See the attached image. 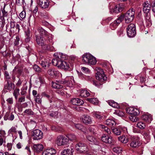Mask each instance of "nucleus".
<instances>
[{
	"label": "nucleus",
	"mask_w": 155,
	"mask_h": 155,
	"mask_svg": "<svg viewBox=\"0 0 155 155\" xmlns=\"http://www.w3.org/2000/svg\"><path fill=\"white\" fill-rule=\"evenodd\" d=\"M82 58V61L85 64L94 65L96 63L97 61L95 58L91 54H84Z\"/></svg>",
	"instance_id": "nucleus-1"
},
{
	"label": "nucleus",
	"mask_w": 155,
	"mask_h": 155,
	"mask_svg": "<svg viewBox=\"0 0 155 155\" xmlns=\"http://www.w3.org/2000/svg\"><path fill=\"white\" fill-rule=\"evenodd\" d=\"M75 148L78 153H85L88 151V149L86 144L81 142L77 144Z\"/></svg>",
	"instance_id": "nucleus-2"
},
{
	"label": "nucleus",
	"mask_w": 155,
	"mask_h": 155,
	"mask_svg": "<svg viewBox=\"0 0 155 155\" xmlns=\"http://www.w3.org/2000/svg\"><path fill=\"white\" fill-rule=\"evenodd\" d=\"M96 70L97 71L96 75V79L101 82H103L106 81L107 77L104 74L103 70L98 68H96Z\"/></svg>",
	"instance_id": "nucleus-3"
},
{
	"label": "nucleus",
	"mask_w": 155,
	"mask_h": 155,
	"mask_svg": "<svg viewBox=\"0 0 155 155\" xmlns=\"http://www.w3.org/2000/svg\"><path fill=\"white\" fill-rule=\"evenodd\" d=\"M134 14L135 12L133 9H131L127 11L125 15H122L124 16L125 22L128 23L133 20Z\"/></svg>",
	"instance_id": "nucleus-4"
},
{
	"label": "nucleus",
	"mask_w": 155,
	"mask_h": 155,
	"mask_svg": "<svg viewBox=\"0 0 155 155\" xmlns=\"http://www.w3.org/2000/svg\"><path fill=\"white\" fill-rule=\"evenodd\" d=\"M123 6L121 4L115 5L114 4H110L109 9L111 13L120 12L124 9Z\"/></svg>",
	"instance_id": "nucleus-5"
},
{
	"label": "nucleus",
	"mask_w": 155,
	"mask_h": 155,
	"mask_svg": "<svg viewBox=\"0 0 155 155\" xmlns=\"http://www.w3.org/2000/svg\"><path fill=\"white\" fill-rule=\"evenodd\" d=\"M128 36L129 37H133L136 34V27L134 24H129L126 28Z\"/></svg>",
	"instance_id": "nucleus-6"
},
{
	"label": "nucleus",
	"mask_w": 155,
	"mask_h": 155,
	"mask_svg": "<svg viewBox=\"0 0 155 155\" xmlns=\"http://www.w3.org/2000/svg\"><path fill=\"white\" fill-rule=\"evenodd\" d=\"M10 7L9 6H7L5 4L2 9L0 10V17L1 19L3 21H5V18H7L8 11L10 9Z\"/></svg>",
	"instance_id": "nucleus-7"
},
{
	"label": "nucleus",
	"mask_w": 155,
	"mask_h": 155,
	"mask_svg": "<svg viewBox=\"0 0 155 155\" xmlns=\"http://www.w3.org/2000/svg\"><path fill=\"white\" fill-rule=\"evenodd\" d=\"M56 143L58 146L67 145L68 143V139L63 135L58 136Z\"/></svg>",
	"instance_id": "nucleus-8"
},
{
	"label": "nucleus",
	"mask_w": 155,
	"mask_h": 155,
	"mask_svg": "<svg viewBox=\"0 0 155 155\" xmlns=\"http://www.w3.org/2000/svg\"><path fill=\"white\" fill-rule=\"evenodd\" d=\"M124 18V16L123 15H121L119 16L116 20L110 24V26L111 29L114 30L122 21Z\"/></svg>",
	"instance_id": "nucleus-9"
},
{
	"label": "nucleus",
	"mask_w": 155,
	"mask_h": 155,
	"mask_svg": "<svg viewBox=\"0 0 155 155\" xmlns=\"http://www.w3.org/2000/svg\"><path fill=\"white\" fill-rule=\"evenodd\" d=\"M112 130V132L116 136L120 135L122 132H123L124 133H126L127 130V128L120 127L113 128Z\"/></svg>",
	"instance_id": "nucleus-10"
},
{
	"label": "nucleus",
	"mask_w": 155,
	"mask_h": 155,
	"mask_svg": "<svg viewBox=\"0 0 155 155\" xmlns=\"http://www.w3.org/2000/svg\"><path fill=\"white\" fill-rule=\"evenodd\" d=\"M32 136L34 140H40L43 137V133L41 130L39 129H36L33 130Z\"/></svg>",
	"instance_id": "nucleus-11"
},
{
	"label": "nucleus",
	"mask_w": 155,
	"mask_h": 155,
	"mask_svg": "<svg viewBox=\"0 0 155 155\" xmlns=\"http://www.w3.org/2000/svg\"><path fill=\"white\" fill-rule=\"evenodd\" d=\"M70 65V64L68 62L60 60L57 67L61 69H63L67 70L69 68Z\"/></svg>",
	"instance_id": "nucleus-12"
},
{
	"label": "nucleus",
	"mask_w": 155,
	"mask_h": 155,
	"mask_svg": "<svg viewBox=\"0 0 155 155\" xmlns=\"http://www.w3.org/2000/svg\"><path fill=\"white\" fill-rule=\"evenodd\" d=\"M36 40L37 44L39 45H41L43 49H45L47 48V45L45 42L44 41L43 39L41 37L39 36L38 35H36Z\"/></svg>",
	"instance_id": "nucleus-13"
},
{
	"label": "nucleus",
	"mask_w": 155,
	"mask_h": 155,
	"mask_svg": "<svg viewBox=\"0 0 155 155\" xmlns=\"http://www.w3.org/2000/svg\"><path fill=\"white\" fill-rule=\"evenodd\" d=\"M141 118L143 120L148 124L150 123L152 120L151 115L147 113L143 115Z\"/></svg>",
	"instance_id": "nucleus-14"
},
{
	"label": "nucleus",
	"mask_w": 155,
	"mask_h": 155,
	"mask_svg": "<svg viewBox=\"0 0 155 155\" xmlns=\"http://www.w3.org/2000/svg\"><path fill=\"white\" fill-rule=\"evenodd\" d=\"M143 11L144 13L149 12L151 8V5L149 2H145L143 4Z\"/></svg>",
	"instance_id": "nucleus-15"
},
{
	"label": "nucleus",
	"mask_w": 155,
	"mask_h": 155,
	"mask_svg": "<svg viewBox=\"0 0 155 155\" xmlns=\"http://www.w3.org/2000/svg\"><path fill=\"white\" fill-rule=\"evenodd\" d=\"M38 5L41 8H47L48 7V0H39Z\"/></svg>",
	"instance_id": "nucleus-16"
},
{
	"label": "nucleus",
	"mask_w": 155,
	"mask_h": 155,
	"mask_svg": "<svg viewBox=\"0 0 155 155\" xmlns=\"http://www.w3.org/2000/svg\"><path fill=\"white\" fill-rule=\"evenodd\" d=\"M81 120L82 122L86 124H91V118L88 115H83L81 117Z\"/></svg>",
	"instance_id": "nucleus-17"
},
{
	"label": "nucleus",
	"mask_w": 155,
	"mask_h": 155,
	"mask_svg": "<svg viewBox=\"0 0 155 155\" xmlns=\"http://www.w3.org/2000/svg\"><path fill=\"white\" fill-rule=\"evenodd\" d=\"M101 140L104 142L110 143H111L113 140L112 137L105 134H104L101 137Z\"/></svg>",
	"instance_id": "nucleus-18"
},
{
	"label": "nucleus",
	"mask_w": 155,
	"mask_h": 155,
	"mask_svg": "<svg viewBox=\"0 0 155 155\" xmlns=\"http://www.w3.org/2000/svg\"><path fill=\"white\" fill-rule=\"evenodd\" d=\"M140 139L138 138H135L133 139L130 143V146L132 147H139L140 145Z\"/></svg>",
	"instance_id": "nucleus-19"
},
{
	"label": "nucleus",
	"mask_w": 155,
	"mask_h": 155,
	"mask_svg": "<svg viewBox=\"0 0 155 155\" xmlns=\"http://www.w3.org/2000/svg\"><path fill=\"white\" fill-rule=\"evenodd\" d=\"M71 103L74 105H81L84 103V101L78 98H74L72 99L70 101Z\"/></svg>",
	"instance_id": "nucleus-20"
},
{
	"label": "nucleus",
	"mask_w": 155,
	"mask_h": 155,
	"mask_svg": "<svg viewBox=\"0 0 155 155\" xmlns=\"http://www.w3.org/2000/svg\"><path fill=\"white\" fill-rule=\"evenodd\" d=\"M63 83L64 84H66L68 87H72L74 83L73 78L71 77L66 78Z\"/></svg>",
	"instance_id": "nucleus-21"
},
{
	"label": "nucleus",
	"mask_w": 155,
	"mask_h": 155,
	"mask_svg": "<svg viewBox=\"0 0 155 155\" xmlns=\"http://www.w3.org/2000/svg\"><path fill=\"white\" fill-rule=\"evenodd\" d=\"M6 134L4 130H0V146L2 145L4 142H5Z\"/></svg>",
	"instance_id": "nucleus-22"
},
{
	"label": "nucleus",
	"mask_w": 155,
	"mask_h": 155,
	"mask_svg": "<svg viewBox=\"0 0 155 155\" xmlns=\"http://www.w3.org/2000/svg\"><path fill=\"white\" fill-rule=\"evenodd\" d=\"M54 55V57H57L60 60H64L67 58V56L62 53H55Z\"/></svg>",
	"instance_id": "nucleus-23"
},
{
	"label": "nucleus",
	"mask_w": 155,
	"mask_h": 155,
	"mask_svg": "<svg viewBox=\"0 0 155 155\" xmlns=\"http://www.w3.org/2000/svg\"><path fill=\"white\" fill-rule=\"evenodd\" d=\"M61 74L58 71H55L54 69L49 70V75L52 77L59 76Z\"/></svg>",
	"instance_id": "nucleus-24"
},
{
	"label": "nucleus",
	"mask_w": 155,
	"mask_h": 155,
	"mask_svg": "<svg viewBox=\"0 0 155 155\" xmlns=\"http://www.w3.org/2000/svg\"><path fill=\"white\" fill-rule=\"evenodd\" d=\"M118 140L122 143H126L128 141V138L125 135H122L118 137Z\"/></svg>",
	"instance_id": "nucleus-25"
},
{
	"label": "nucleus",
	"mask_w": 155,
	"mask_h": 155,
	"mask_svg": "<svg viewBox=\"0 0 155 155\" xmlns=\"http://www.w3.org/2000/svg\"><path fill=\"white\" fill-rule=\"evenodd\" d=\"M74 150L73 149L71 150L67 149L63 150L61 153V155H73Z\"/></svg>",
	"instance_id": "nucleus-26"
},
{
	"label": "nucleus",
	"mask_w": 155,
	"mask_h": 155,
	"mask_svg": "<svg viewBox=\"0 0 155 155\" xmlns=\"http://www.w3.org/2000/svg\"><path fill=\"white\" fill-rule=\"evenodd\" d=\"M66 137L69 140L71 141H76L77 140V137L76 135L72 134H68L66 135Z\"/></svg>",
	"instance_id": "nucleus-27"
},
{
	"label": "nucleus",
	"mask_w": 155,
	"mask_h": 155,
	"mask_svg": "<svg viewBox=\"0 0 155 155\" xmlns=\"http://www.w3.org/2000/svg\"><path fill=\"white\" fill-rule=\"evenodd\" d=\"M105 124L107 125L114 127L116 125V122L112 119H107L105 122Z\"/></svg>",
	"instance_id": "nucleus-28"
},
{
	"label": "nucleus",
	"mask_w": 155,
	"mask_h": 155,
	"mask_svg": "<svg viewBox=\"0 0 155 155\" xmlns=\"http://www.w3.org/2000/svg\"><path fill=\"white\" fill-rule=\"evenodd\" d=\"M33 149L35 151L39 152L42 150L43 146L41 144H35L33 146Z\"/></svg>",
	"instance_id": "nucleus-29"
},
{
	"label": "nucleus",
	"mask_w": 155,
	"mask_h": 155,
	"mask_svg": "<svg viewBox=\"0 0 155 155\" xmlns=\"http://www.w3.org/2000/svg\"><path fill=\"white\" fill-rule=\"evenodd\" d=\"M98 127L100 129H101V130L104 131L108 134H111V132L110 130L107 127L101 124H99Z\"/></svg>",
	"instance_id": "nucleus-30"
},
{
	"label": "nucleus",
	"mask_w": 155,
	"mask_h": 155,
	"mask_svg": "<svg viewBox=\"0 0 155 155\" xmlns=\"http://www.w3.org/2000/svg\"><path fill=\"white\" fill-rule=\"evenodd\" d=\"M12 83L8 81H7V83L4 86V88L5 90L8 91H10L12 89Z\"/></svg>",
	"instance_id": "nucleus-31"
},
{
	"label": "nucleus",
	"mask_w": 155,
	"mask_h": 155,
	"mask_svg": "<svg viewBox=\"0 0 155 155\" xmlns=\"http://www.w3.org/2000/svg\"><path fill=\"white\" fill-rule=\"evenodd\" d=\"M144 17L146 22H148L149 25H151V20L150 19V15L149 12L145 13Z\"/></svg>",
	"instance_id": "nucleus-32"
},
{
	"label": "nucleus",
	"mask_w": 155,
	"mask_h": 155,
	"mask_svg": "<svg viewBox=\"0 0 155 155\" xmlns=\"http://www.w3.org/2000/svg\"><path fill=\"white\" fill-rule=\"evenodd\" d=\"M38 31L41 36H48V32L42 28H39L38 30Z\"/></svg>",
	"instance_id": "nucleus-33"
},
{
	"label": "nucleus",
	"mask_w": 155,
	"mask_h": 155,
	"mask_svg": "<svg viewBox=\"0 0 155 155\" xmlns=\"http://www.w3.org/2000/svg\"><path fill=\"white\" fill-rule=\"evenodd\" d=\"M90 95L89 92L86 90H82L80 93V96L82 97H86Z\"/></svg>",
	"instance_id": "nucleus-34"
},
{
	"label": "nucleus",
	"mask_w": 155,
	"mask_h": 155,
	"mask_svg": "<svg viewBox=\"0 0 155 155\" xmlns=\"http://www.w3.org/2000/svg\"><path fill=\"white\" fill-rule=\"evenodd\" d=\"M51 86L53 88L57 89L62 88L63 87L62 85L57 84L56 83L53 82V81L52 82Z\"/></svg>",
	"instance_id": "nucleus-35"
},
{
	"label": "nucleus",
	"mask_w": 155,
	"mask_h": 155,
	"mask_svg": "<svg viewBox=\"0 0 155 155\" xmlns=\"http://www.w3.org/2000/svg\"><path fill=\"white\" fill-rule=\"evenodd\" d=\"M93 114L94 117L100 120L102 119L103 116L102 113L99 112H95L93 113Z\"/></svg>",
	"instance_id": "nucleus-36"
},
{
	"label": "nucleus",
	"mask_w": 155,
	"mask_h": 155,
	"mask_svg": "<svg viewBox=\"0 0 155 155\" xmlns=\"http://www.w3.org/2000/svg\"><path fill=\"white\" fill-rule=\"evenodd\" d=\"M108 104L110 106L115 108H117L119 107L118 104L113 101H109Z\"/></svg>",
	"instance_id": "nucleus-37"
},
{
	"label": "nucleus",
	"mask_w": 155,
	"mask_h": 155,
	"mask_svg": "<svg viewBox=\"0 0 155 155\" xmlns=\"http://www.w3.org/2000/svg\"><path fill=\"white\" fill-rule=\"evenodd\" d=\"M87 139L89 141L95 144L97 143V141L96 139L92 136H87Z\"/></svg>",
	"instance_id": "nucleus-38"
},
{
	"label": "nucleus",
	"mask_w": 155,
	"mask_h": 155,
	"mask_svg": "<svg viewBox=\"0 0 155 155\" xmlns=\"http://www.w3.org/2000/svg\"><path fill=\"white\" fill-rule=\"evenodd\" d=\"M142 134L144 139L147 140V142H149L150 140V137L148 134L146 132H143Z\"/></svg>",
	"instance_id": "nucleus-39"
},
{
	"label": "nucleus",
	"mask_w": 155,
	"mask_h": 155,
	"mask_svg": "<svg viewBox=\"0 0 155 155\" xmlns=\"http://www.w3.org/2000/svg\"><path fill=\"white\" fill-rule=\"evenodd\" d=\"M122 148L120 147H116L113 148V151L114 154H118L120 153L122 151Z\"/></svg>",
	"instance_id": "nucleus-40"
},
{
	"label": "nucleus",
	"mask_w": 155,
	"mask_h": 155,
	"mask_svg": "<svg viewBox=\"0 0 155 155\" xmlns=\"http://www.w3.org/2000/svg\"><path fill=\"white\" fill-rule=\"evenodd\" d=\"M87 99L90 102L94 104H97L98 103V101L97 98H87Z\"/></svg>",
	"instance_id": "nucleus-41"
},
{
	"label": "nucleus",
	"mask_w": 155,
	"mask_h": 155,
	"mask_svg": "<svg viewBox=\"0 0 155 155\" xmlns=\"http://www.w3.org/2000/svg\"><path fill=\"white\" fill-rule=\"evenodd\" d=\"M21 69L17 67H15L13 70V73L15 74H20L21 73Z\"/></svg>",
	"instance_id": "nucleus-42"
},
{
	"label": "nucleus",
	"mask_w": 155,
	"mask_h": 155,
	"mask_svg": "<svg viewBox=\"0 0 155 155\" xmlns=\"http://www.w3.org/2000/svg\"><path fill=\"white\" fill-rule=\"evenodd\" d=\"M27 89V86H26L25 85H24L23 87L21 89V94L22 95H26L27 94L26 90Z\"/></svg>",
	"instance_id": "nucleus-43"
},
{
	"label": "nucleus",
	"mask_w": 155,
	"mask_h": 155,
	"mask_svg": "<svg viewBox=\"0 0 155 155\" xmlns=\"http://www.w3.org/2000/svg\"><path fill=\"white\" fill-rule=\"evenodd\" d=\"M55 57L56 58H54L52 59V63L54 65L57 67L60 60L56 56Z\"/></svg>",
	"instance_id": "nucleus-44"
},
{
	"label": "nucleus",
	"mask_w": 155,
	"mask_h": 155,
	"mask_svg": "<svg viewBox=\"0 0 155 155\" xmlns=\"http://www.w3.org/2000/svg\"><path fill=\"white\" fill-rule=\"evenodd\" d=\"M19 89L18 88H16L14 90L13 94L16 99H17L18 96L19 94Z\"/></svg>",
	"instance_id": "nucleus-45"
},
{
	"label": "nucleus",
	"mask_w": 155,
	"mask_h": 155,
	"mask_svg": "<svg viewBox=\"0 0 155 155\" xmlns=\"http://www.w3.org/2000/svg\"><path fill=\"white\" fill-rule=\"evenodd\" d=\"M35 101L38 104H41V97L39 95L34 97Z\"/></svg>",
	"instance_id": "nucleus-46"
},
{
	"label": "nucleus",
	"mask_w": 155,
	"mask_h": 155,
	"mask_svg": "<svg viewBox=\"0 0 155 155\" xmlns=\"http://www.w3.org/2000/svg\"><path fill=\"white\" fill-rule=\"evenodd\" d=\"M137 125L138 127L141 129H144L146 127L145 124L142 122H140L138 123Z\"/></svg>",
	"instance_id": "nucleus-47"
},
{
	"label": "nucleus",
	"mask_w": 155,
	"mask_h": 155,
	"mask_svg": "<svg viewBox=\"0 0 155 155\" xmlns=\"http://www.w3.org/2000/svg\"><path fill=\"white\" fill-rule=\"evenodd\" d=\"M114 114L120 117H122L124 115V113L122 111L118 109L115 110Z\"/></svg>",
	"instance_id": "nucleus-48"
},
{
	"label": "nucleus",
	"mask_w": 155,
	"mask_h": 155,
	"mask_svg": "<svg viewBox=\"0 0 155 155\" xmlns=\"http://www.w3.org/2000/svg\"><path fill=\"white\" fill-rule=\"evenodd\" d=\"M132 112L133 114H131L134 116H137L139 114V110L137 108H134V110L132 111Z\"/></svg>",
	"instance_id": "nucleus-49"
},
{
	"label": "nucleus",
	"mask_w": 155,
	"mask_h": 155,
	"mask_svg": "<svg viewBox=\"0 0 155 155\" xmlns=\"http://www.w3.org/2000/svg\"><path fill=\"white\" fill-rule=\"evenodd\" d=\"M88 130L92 134H95L97 133V131L95 129V128L94 127H89L88 128Z\"/></svg>",
	"instance_id": "nucleus-50"
},
{
	"label": "nucleus",
	"mask_w": 155,
	"mask_h": 155,
	"mask_svg": "<svg viewBox=\"0 0 155 155\" xmlns=\"http://www.w3.org/2000/svg\"><path fill=\"white\" fill-rule=\"evenodd\" d=\"M41 65L42 67L45 68L47 66H48V62L46 60L42 61L41 63Z\"/></svg>",
	"instance_id": "nucleus-51"
},
{
	"label": "nucleus",
	"mask_w": 155,
	"mask_h": 155,
	"mask_svg": "<svg viewBox=\"0 0 155 155\" xmlns=\"http://www.w3.org/2000/svg\"><path fill=\"white\" fill-rule=\"evenodd\" d=\"M56 150L52 148L49 149V155H56Z\"/></svg>",
	"instance_id": "nucleus-52"
},
{
	"label": "nucleus",
	"mask_w": 155,
	"mask_h": 155,
	"mask_svg": "<svg viewBox=\"0 0 155 155\" xmlns=\"http://www.w3.org/2000/svg\"><path fill=\"white\" fill-rule=\"evenodd\" d=\"M33 68L34 70L38 72H41V69L37 65L35 64L33 66Z\"/></svg>",
	"instance_id": "nucleus-53"
},
{
	"label": "nucleus",
	"mask_w": 155,
	"mask_h": 155,
	"mask_svg": "<svg viewBox=\"0 0 155 155\" xmlns=\"http://www.w3.org/2000/svg\"><path fill=\"white\" fill-rule=\"evenodd\" d=\"M134 110V108L133 107H129L127 108L126 109V112L131 114H133L132 111Z\"/></svg>",
	"instance_id": "nucleus-54"
},
{
	"label": "nucleus",
	"mask_w": 155,
	"mask_h": 155,
	"mask_svg": "<svg viewBox=\"0 0 155 155\" xmlns=\"http://www.w3.org/2000/svg\"><path fill=\"white\" fill-rule=\"evenodd\" d=\"M24 113L27 114L29 115H32L34 114L33 112L31 109H28L24 111Z\"/></svg>",
	"instance_id": "nucleus-55"
},
{
	"label": "nucleus",
	"mask_w": 155,
	"mask_h": 155,
	"mask_svg": "<svg viewBox=\"0 0 155 155\" xmlns=\"http://www.w3.org/2000/svg\"><path fill=\"white\" fill-rule=\"evenodd\" d=\"M17 132L16 128L15 127H12L8 131L9 133H11L12 132L16 133Z\"/></svg>",
	"instance_id": "nucleus-56"
},
{
	"label": "nucleus",
	"mask_w": 155,
	"mask_h": 155,
	"mask_svg": "<svg viewBox=\"0 0 155 155\" xmlns=\"http://www.w3.org/2000/svg\"><path fill=\"white\" fill-rule=\"evenodd\" d=\"M81 69L82 71L87 74L89 73L90 71L87 68L84 67H82Z\"/></svg>",
	"instance_id": "nucleus-57"
},
{
	"label": "nucleus",
	"mask_w": 155,
	"mask_h": 155,
	"mask_svg": "<svg viewBox=\"0 0 155 155\" xmlns=\"http://www.w3.org/2000/svg\"><path fill=\"white\" fill-rule=\"evenodd\" d=\"M57 92L59 94H60L61 95H63L64 94H65V91H64V89L61 88L60 89V90L57 91Z\"/></svg>",
	"instance_id": "nucleus-58"
},
{
	"label": "nucleus",
	"mask_w": 155,
	"mask_h": 155,
	"mask_svg": "<svg viewBox=\"0 0 155 155\" xmlns=\"http://www.w3.org/2000/svg\"><path fill=\"white\" fill-rule=\"evenodd\" d=\"M25 12L24 11H22L19 14L20 17L22 19L25 18Z\"/></svg>",
	"instance_id": "nucleus-59"
},
{
	"label": "nucleus",
	"mask_w": 155,
	"mask_h": 155,
	"mask_svg": "<svg viewBox=\"0 0 155 155\" xmlns=\"http://www.w3.org/2000/svg\"><path fill=\"white\" fill-rule=\"evenodd\" d=\"M75 126L76 128L79 130H81L83 127L82 125L80 124H75Z\"/></svg>",
	"instance_id": "nucleus-60"
},
{
	"label": "nucleus",
	"mask_w": 155,
	"mask_h": 155,
	"mask_svg": "<svg viewBox=\"0 0 155 155\" xmlns=\"http://www.w3.org/2000/svg\"><path fill=\"white\" fill-rule=\"evenodd\" d=\"M19 38L18 36L16 37V39L14 42V44L15 46L18 45L19 44Z\"/></svg>",
	"instance_id": "nucleus-61"
},
{
	"label": "nucleus",
	"mask_w": 155,
	"mask_h": 155,
	"mask_svg": "<svg viewBox=\"0 0 155 155\" xmlns=\"http://www.w3.org/2000/svg\"><path fill=\"white\" fill-rule=\"evenodd\" d=\"M78 75L79 78L81 79H83V78H85L86 76L84 75L81 72H78Z\"/></svg>",
	"instance_id": "nucleus-62"
},
{
	"label": "nucleus",
	"mask_w": 155,
	"mask_h": 155,
	"mask_svg": "<svg viewBox=\"0 0 155 155\" xmlns=\"http://www.w3.org/2000/svg\"><path fill=\"white\" fill-rule=\"evenodd\" d=\"M12 144L11 143H8L7 144V147L8 148V150H10L12 147Z\"/></svg>",
	"instance_id": "nucleus-63"
},
{
	"label": "nucleus",
	"mask_w": 155,
	"mask_h": 155,
	"mask_svg": "<svg viewBox=\"0 0 155 155\" xmlns=\"http://www.w3.org/2000/svg\"><path fill=\"white\" fill-rule=\"evenodd\" d=\"M151 9L152 12L155 13V1L152 4Z\"/></svg>",
	"instance_id": "nucleus-64"
}]
</instances>
